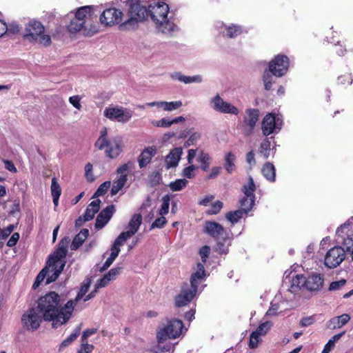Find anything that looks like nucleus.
I'll list each match as a JSON object with an SVG mask.
<instances>
[{"label":"nucleus","instance_id":"c756f323","mask_svg":"<svg viewBox=\"0 0 353 353\" xmlns=\"http://www.w3.org/2000/svg\"><path fill=\"white\" fill-rule=\"evenodd\" d=\"M100 203L99 199H95L88 205L83 216L85 221H90L94 217L100 209Z\"/></svg>","mask_w":353,"mask_h":353},{"label":"nucleus","instance_id":"a19ab883","mask_svg":"<svg viewBox=\"0 0 353 353\" xmlns=\"http://www.w3.org/2000/svg\"><path fill=\"white\" fill-rule=\"evenodd\" d=\"M271 142L268 139H264L259 148V154L264 159H268L270 156L271 153Z\"/></svg>","mask_w":353,"mask_h":353},{"label":"nucleus","instance_id":"6e6552de","mask_svg":"<svg viewBox=\"0 0 353 353\" xmlns=\"http://www.w3.org/2000/svg\"><path fill=\"white\" fill-rule=\"evenodd\" d=\"M133 112L130 109L117 105H110L103 110V116L112 121L121 123L129 122L132 117Z\"/></svg>","mask_w":353,"mask_h":353},{"label":"nucleus","instance_id":"ddd939ff","mask_svg":"<svg viewBox=\"0 0 353 353\" xmlns=\"http://www.w3.org/2000/svg\"><path fill=\"white\" fill-rule=\"evenodd\" d=\"M210 105L214 111L222 114L237 115L239 113V110L236 106L224 101L219 94L210 99Z\"/></svg>","mask_w":353,"mask_h":353},{"label":"nucleus","instance_id":"f03ea898","mask_svg":"<svg viewBox=\"0 0 353 353\" xmlns=\"http://www.w3.org/2000/svg\"><path fill=\"white\" fill-rule=\"evenodd\" d=\"M148 11L151 21L159 32L171 36L179 31L178 26L168 16L170 7L164 0H152L148 6Z\"/></svg>","mask_w":353,"mask_h":353},{"label":"nucleus","instance_id":"9d476101","mask_svg":"<svg viewBox=\"0 0 353 353\" xmlns=\"http://www.w3.org/2000/svg\"><path fill=\"white\" fill-rule=\"evenodd\" d=\"M256 185L252 176L248 177V182L242 187V192L244 196L241 199L240 204L241 210L246 214L250 212L254 204Z\"/></svg>","mask_w":353,"mask_h":353},{"label":"nucleus","instance_id":"473e14b6","mask_svg":"<svg viewBox=\"0 0 353 353\" xmlns=\"http://www.w3.org/2000/svg\"><path fill=\"white\" fill-rule=\"evenodd\" d=\"M90 285V279L85 280L82 283L81 286L79 289V291L78 292V294H77V296L75 297V299L68 301L72 302V311L74 310V307L77 305V303L81 299L85 298V296H86V293L89 290Z\"/></svg>","mask_w":353,"mask_h":353},{"label":"nucleus","instance_id":"4d7b16f0","mask_svg":"<svg viewBox=\"0 0 353 353\" xmlns=\"http://www.w3.org/2000/svg\"><path fill=\"white\" fill-rule=\"evenodd\" d=\"M51 193L52 196H60L61 190L59 184L57 183L56 178L52 179L51 183Z\"/></svg>","mask_w":353,"mask_h":353},{"label":"nucleus","instance_id":"4c0bfd02","mask_svg":"<svg viewBox=\"0 0 353 353\" xmlns=\"http://www.w3.org/2000/svg\"><path fill=\"white\" fill-rule=\"evenodd\" d=\"M197 161L200 163L202 170L206 172L209 169L212 158L208 153L201 150L198 155Z\"/></svg>","mask_w":353,"mask_h":353},{"label":"nucleus","instance_id":"052dcab7","mask_svg":"<svg viewBox=\"0 0 353 353\" xmlns=\"http://www.w3.org/2000/svg\"><path fill=\"white\" fill-rule=\"evenodd\" d=\"M345 283H346L345 279H341L339 281H333L330 285L329 290L334 291V290H339L343 286H344Z\"/></svg>","mask_w":353,"mask_h":353},{"label":"nucleus","instance_id":"58836bf2","mask_svg":"<svg viewBox=\"0 0 353 353\" xmlns=\"http://www.w3.org/2000/svg\"><path fill=\"white\" fill-rule=\"evenodd\" d=\"M225 168L226 171L231 174L235 170V164L234 162L236 161V157L235 155L232 152H228L225 155Z\"/></svg>","mask_w":353,"mask_h":353},{"label":"nucleus","instance_id":"09e8293b","mask_svg":"<svg viewBox=\"0 0 353 353\" xmlns=\"http://www.w3.org/2000/svg\"><path fill=\"white\" fill-rule=\"evenodd\" d=\"M261 338L262 336L256 332H252L250 336L249 347L252 349L257 347L259 343L261 341Z\"/></svg>","mask_w":353,"mask_h":353},{"label":"nucleus","instance_id":"6ab92c4d","mask_svg":"<svg viewBox=\"0 0 353 353\" xmlns=\"http://www.w3.org/2000/svg\"><path fill=\"white\" fill-rule=\"evenodd\" d=\"M288 302L281 300L280 295L275 296L270 303V307L266 312L267 316H277L288 310Z\"/></svg>","mask_w":353,"mask_h":353},{"label":"nucleus","instance_id":"774afa93","mask_svg":"<svg viewBox=\"0 0 353 353\" xmlns=\"http://www.w3.org/2000/svg\"><path fill=\"white\" fill-rule=\"evenodd\" d=\"M121 268H115L111 269L105 275L110 278L111 281L114 280L119 274Z\"/></svg>","mask_w":353,"mask_h":353},{"label":"nucleus","instance_id":"bb28decb","mask_svg":"<svg viewBox=\"0 0 353 353\" xmlns=\"http://www.w3.org/2000/svg\"><path fill=\"white\" fill-rule=\"evenodd\" d=\"M67 250H64L61 248H57L54 254L50 257L48 265H60V263H63V268H64L65 265V256L67 254Z\"/></svg>","mask_w":353,"mask_h":353},{"label":"nucleus","instance_id":"4468645a","mask_svg":"<svg viewBox=\"0 0 353 353\" xmlns=\"http://www.w3.org/2000/svg\"><path fill=\"white\" fill-rule=\"evenodd\" d=\"M216 28L223 37L228 39H236L243 33H247V30L242 26L236 23L225 24L217 22Z\"/></svg>","mask_w":353,"mask_h":353},{"label":"nucleus","instance_id":"2f4dec72","mask_svg":"<svg viewBox=\"0 0 353 353\" xmlns=\"http://www.w3.org/2000/svg\"><path fill=\"white\" fill-rule=\"evenodd\" d=\"M61 265H50L47 264V267L48 268L47 278H46V284H49L53 281H54L61 272L63 271V263H60Z\"/></svg>","mask_w":353,"mask_h":353},{"label":"nucleus","instance_id":"e433bc0d","mask_svg":"<svg viewBox=\"0 0 353 353\" xmlns=\"http://www.w3.org/2000/svg\"><path fill=\"white\" fill-rule=\"evenodd\" d=\"M262 173L264 177L270 182L275 181L276 170L274 165L268 162L264 164L262 168Z\"/></svg>","mask_w":353,"mask_h":353},{"label":"nucleus","instance_id":"f257e3e1","mask_svg":"<svg viewBox=\"0 0 353 353\" xmlns=\"http://www.w3.org/2000/svg\"><path fill=\"white\" fill-rule=\"evenodd\" d=\"M72 305V302L68 301L62 306L60 296L54 292H50L39 299L36 308L45 321L52 322V327L58 328L71 318Z\"/></svg>","mask_w":353,"mask_h":353},{"label":"nucleus","instance_id":"f8f14e48","mask_svg":"<svg viewBox=\"0 0 353 353\" xmlns=\"http://www.w3.org/2000/svg\"><path fill=\"white\" fill-rule=\"evenodd\" d=\"M345 251L340 245L330 248L325 256L324 264L330 268L333 269L338 267L345 259Z\"/></svg>","mask_w":353,"mask_h":353},{"label":"nucleus","instance_id":"c03bdc74","mask_svg":"<svg viewBox=\"0 0 353 353\" xmlns=\"http://www.w3.org/2000/svg\"><path fill=\"white\" fill-rule=\"evenodd\" d=\"M81 327H77L74 332L68 336L60 345V349L64 348L74 341L80 334Z\"/></svg>","mask_w":353,"mask_h":353},{"label":"nucleus","instance_id":"20e7f679","mask_svg":"<svg viewBox=\"0 0 353 353\" xmlns=\"http://www.w3.org/2000/svg\"><path fill=\"white\" fill-rule=\"evenodd\" d=\"M128 6V19L119 25L121 30H134L140 22L143 21L148 16V8L142 5L139 1L125 0Z\"/></svg>","mask_w":353,"mask_h":353},{"label":"nucleus","instance_id":"bf43d9fd","mask_svg":"<svg viewBox=\"0 0 353 353\" xmlns=\"http://www.w3.org/2000/svg\"><path fill=\"white\" fill-rule=\"evenodd\" d=\"M94 350V345L88 344V341H81L78 353H91Z\"/></svg>","mask_w":353,"mask_h":353},{"label":"nucleus","instance_id":"aec40b11","mask_svg":"<svg viewBox=\"0 0 353 353\" xmlns=\"http://www.w3.org/2000/svg\"><path fill=\"white\" fill-rule=\"evenodd\" d=\"M197 290L192 288H183L181 293L175 297V305L177 307H183L188 305L195 296Z\"/></svg>","mask_w":353,"mask_h":353},{"label":"nucleus","instance_id":"13d9d810","mask_svg":"<svg viewBox=\"0 0 353 353\" xmlns=\"http://www.w3.org/2000/svg\"><path fill=\"white\" fill-rule=\"evenodd\" d=\"M153 125L161 128H169L172 125L171 120L167 118H163L159 121H152Z\"/></svg>","mask_w":353,"mask_h":353},{"label":"nucleus","instance_id":"4be33fe9","mask_svg":"<svg viewBox=\"0 0 353 353\" xmlns=\"http://www.w3.org/2000/svg\"><path fill=\"white\" fill-rule=\"evenodd\" d=\"M324 279L320 274L313 273L305 279V290L319 291L323 285Z\"/></svg>","mask_w":353,"mask_h":353},{"label":"nucleus","instance_id":"69168bd1","mask_svg":"<svg viewBox=\"0 0 353 353\" xmlns=\"http://www.w3.org/2000/svg\"><path fill=\"white\" fill-rule=\"evenodd\" d=\"M80 101L81 97L79 95L72 96L69 98V102L77 110H81L82 107Z\"/></svg>","mask_w":353,"mask_h":353},{"label":"nucleus","instance_id":"7c9ffc66","mask_svg":"<svg viewBox=\"0 0 353 353\" xmlns=\"http://www.w3.org/2000/svg\"><path fill=\"white\" fill-rule=\"evenodd\" d=\"M167 339H157V345L153 347L152 353H171L174 345L170 342H165Z\"/></svg>","mask_w":353,"mask_h":353},{"label":"nucleus","instance_id":"a18cd8bd","mask_svg":"<svg viewBox=\"0 0 353 353\" xmlns=\"http://www.w3.org/2000/svg\"><path fill=\"white\" fill-rule=\"evenodd\" d=\"M272 326V322L265 321L264 323H261L254 332H256V333L261 335V336H264L270 330Z\"/></svg>","mask_w":353,"mask_h":353},{"label":"nucleus","instance_id":"b1692460","mask_svg":"<svg viewBox=\"0 0 353 353\" xmlns=\"http://www.w3.org/2000/svg\"><path fill=\"white\" fill-rule=\"evenodd\" d=\"M350 319V316L348 314H343L341 316H334L327 322L326 327L330 330L340 328L347 324Z\"/></svg>","mask_w":353,"mask_h":353},{"label":"nucleus","instance_id":"c9c22d12","mask_svg":"<svg viewBox=\"0 0 353 353\" xmlns=\"http://www.w3.org/2000/svg\"><path fill=\"white\" fill-rule=\"evenodd\" d=\"M232 235L230 233V236L227 239L217 240V243L215 248L216 252L220 254H225L228 252L229 246L231 245Z\"/></svg>","mask_w":353,"mask_h":353},{"label":"nucleus","instance_id":"6e6d98bb","mask_svg":"<svg viewBox=\"0 0 353 353\" xmlns=\"http://www.w3.org/2000/svg\"><path fill=\"white\" fill-rule=\"evenodd\" d=\"M130 237H131V236L130 234H128L125 232H123L115 239V241L113 243L120 248Z\"/></svg>","mask_w":353,"mask_h":353},{"label":"nucleus","instance_id":"2eb2a0df","mask_svg":"<svg viewBox=\"0 0 353 353\" xmlns=\"http://www.w3.org/2000/svg\"><path fill=\"white\" fill-rule=\"evenodd\" d=\"M289 59L287 56L279 54L269 63L270 72L277 77L283 76L288 70Z\"/></svg>","mask_w":353,"mask_h":353},{"label":"nucleus","instance_id":"0eeeda50","mask_svg":"<svg viewBox=\"0 0 353 353\" xmlns=\"http://www.w3.org/2000/svg\"><path fill=\"white\" fill-rule=\"evenodd\" d=\"M183 323L179 319L168 320L165 324L162 325L157 332V339H175L183 334Z\"/></svg>","mask_w":353,"mask_h":353},{"label":"nucleus","instance_id":"393cba45","mask_svg":"<svg viewBox=\"0 0 353 353\" xmlns=\"http://www.w3.org/2000/svg\"><path fill=\"white\" fill-rule=\"evenodd\" d=\"M205 276V271L203 264L199 263L196 266V271L192 274L190 279V287L198 290V287Z\"/></svg>","mask_w":353,"mask_h":353},{"label":"nucleus","instance_id":"864d4df0","mask_svg":"<svg viewBox=\"0 0 353 353\" xmlns=\"http://www.w3.org/2000/svg\"><path fill=\"white\" fill-rule=\"evenodd\" d=\"M263 83L265 89L266 90H270L272 87V84L274 83V77L270 73H265L263 75Z\"/></svg>","mask_w":353,"mask_h":353},{"label":"nucleus","instance_id":"9b49d317","mask_svg":"<svg viewBox=\"0 0 353 353\" xmlns=\"http://www.w3.org/2000/svg\"><path fill=\"white\" fill-rule=\"evenodd\" d=\"M43 316L36 307L29 309L21 317V322L27 330L35 331L41 325Z\"/></svg>","mask_w":353,"mask_h":353},{"label":"nucleus","instance_id":"338daca9","mask_svg":"<svg viewBox=\"0 0 353 353\" xmlns=\"http://www.w3.org/2000/svg\"><path fill=\"white\" fill-rule=\"evenodd\" d=\"M110 281H111V280L110 279V278H108L105 274L102 278H101L100 279H99L97 281V282L96 283L97 289H99V288H104V287L107 286Z\"/></svg>","mask_w":353,"mask_h":353},{"label":"nucleus","instance_id":"423d86ee","mask_svg":"<svg viewBox=\"0 0 353 353\" xmlns=\"http://www.w3.org/2000/svg\"><path fill=\"white\" fill-rule=\"evenodd\" d=\"M107 135L108 130L105 127H103L100 131V136L96 141L94 146L100 150L105 149L107 157L111 159L116 158L121 151L119 140L114 138L109 141L107 139Z\"/></svg>","mask_w":353,"mask_h":353},{"label":"nucleus","instance_id":"a878e982","mask_svg":"<svg viewBox=\"0 0 353 353\" xmlns=\"http://www.w3.org/2000/svg\"><path fill=\"white\" fill-rule=\"evenodd\" d=\"M157 150L154 147H148L145 148L139 156L138 162L141 168L148 165L152 158L156 154Z\"/></svg>","mask_w":353,"mask_h":353},{"label":"nucleus","instance_id":"5701e85b","mask_svg":"<svg viewBox=\"0 0 353 353\" xmlns=\"http://www.w3.org/2000/svg\"><path fill=\"white\" fill-rule=\"evenodd\" d=\"M183 154V149L181 148H175L170 150L169 154L165 157V163L167 169L174 168L178 165L181 157Z\"/></svg>","mask_w":353,"mask_h":353},{"label":"nucleus","instance_id":"72a5a7b5","mask_svg":"<svg viewBox=\"0 0 353 353\" xmlns=\"http://www.w3.org/2000/svg\"><path fill=\"white\" fill-rule=\"evenodd\" d=\"M305 277L302 274H296L292 277L290 290L296 292L300 290H305Z\"/></svg>","mask_w":353,"mask_h":353},{"label":"nucleus","instance_id":"c85d7f7f","mask_svg":"<svg viewBox=\"0 0 353 353\" xmlns=\"http://www.w3.org/2000/svg\"><path fill=\"white\" fill-rule=\"evenodd\" d=\"M246 114L244 122L249 128L250 132H252L259 119V110L256 109H248L246 110Z\"/></svg>","mask_w":353,"mask_h":353},{"label":"nucleus","instance_id":"0e129e2a","mask_svg":"<svg viewBox=\"0 0 353 353\" xmlns=\"http://www.w3.org/2000/svg\"><path fill=\"white\" fill-rule=\"evenodd\" d=\"M210 248L208 245L203 246L199 251V254L201 256V260L203 263H205L207 259L210 254Z\"/></svg>","mask_w":353,"mask_h":353},{"label":"nucleus","instance_id":"e2e57ef3","mask_svg":"<svg viewBox=\"0 0 353 353\" xmlns=\"http://www.w3.org/2000/svg\"><path fill=\"white\" fill-rule=\"evenodd\" d=\"M166 223V219L161 216L157 219L151 225V229L154 228H162Z\"/></svg>","mask_w":353,"mask_h":353},{"label":"nucleus","instance_id":"680f3d73","mask_svg":"<svg viewBox=\"0 0 353 353\" xmlns=\"http://www.w3.org/2000/svg\"><path fill=\"white\" fill-rule=\"evenodd\" d=\"M222 168L220 166H214L212 168L210 173L208 174L207 179H213L216 178L221 172Z\"/></svg>","mask_w":353,"mask_h":353},{"label":"nucleus","instance_id":"603ef678","mask_svg":"<svg viewBox=\"0 0 353 353\" xmlns=\"http://www.w3.org/2000/svg\"><path fill=\"white\" fill-rule=\"evenodd\" d=\"M162 201L163 203L159 213L160 215L163 216L168 213L170 199L166 195L163 197Z\"/></svg>","mask_w":353,"mask_h":353},{"label":"nucleus","instance_id":"49530a36","mask_svg":"<svg viewBox=\"0 0 353 353\" xmlns=\"http://www.w3.org/2000/svg\"><path fill=\"white\" fill-rule=\"evenodd\" d=\"M197 167L193 164H190L189 166L183 169L182 176L187 179H193L195 176V171Z\"/></svg>","mask_w":353,"mask_h":353},{"label":"nucleus","instance_id":"7ed1b4c3","mask_svg":"<svg viewBox=\"0 0 353 353\" xmlns=\"http://www.w3.org/2000/svg\"><path fill=\"white\" fill-rule=\"evenodd\" d=\"M70 15V21L67 25V30L70 33L81 32L85 36L91 37L98 32L92 6L80 7L74 14L71 12L68 18Z\"/></svg>","mask_w":353,"mask_h":353},{"label":"nucleus","instance_id":"8fccbe9b","mask_svg":"<svg viewBox=\"0 0 353 353\" xmlns=\"http://www.w3.org/2000/svg\"><path fill=\"white\" fill-rule=\"evenodd\" d=\"M111 182L110 181H105L102 184L99 185L96 192L94 194V197H98L103 196L106 193L108 190L110 188Z\"/></svg>","mask_w":353,"mask_h":353},{"label":"nucleus","instance_id":"f704fd0d","mask_svg":"<svg viewBox=\"0 0 353 353\" xmlns=\"http://www.w3.org/2000/svg\"><path fill=\"white\" fill-rule=\"evenodd\" d=\"M89 234V230L88 229H83L80 232L75 236L71 245L70 248L72 250H77L85 241Z\"/></svg>","mask_w":353,"mask_h":353},{"label":"nucleus","instance_id":"a211bd4d","mask_svg":"<svg viewBox=\"0 0 353 353\" xmlns=\"http://www.w3.org/2000/svg\"><path fill=\"white\" fill-rule=\"evenodd\" d=\"M204 232L216 240L227 239L231 233L215 221H206L204 225Z\"/></svg>","mask_w":353,"mask_h":353},{"label":"nucleus","instance_id":"3c124183","mask_svg":"<svg viewBox=\"0 0 353 353\" xmlns=\"http://www.w3.org/2000/svg\"><path fill=\"white\" fill-rule=\"evenodd\" d=\"M48 268L46 266L45 268H43L39 274L37 275L35 281L33 283L32 288L34 289L37 288L40 283L44 280V279L46 277L48 274Z\"/></svg>","mask_w":353,"mask_h":353},{"label":"nucleus","instance_id":"37998d69","mask_svg":"<svg viewBox=\"0 0 353 353\" xmlns=\"http://www.w3.org/2000/svg\"><path fill=\"white\" fill-rule=\"evenodd\" d=\"M134 168V162L128 161L124 163L121 166L119 167L117 170V172L119 176H124L127 178L128 173Z\"/></svg>","mask_w":353,"mask_h":353},{"label":"nucleus","instance_id":"cd10ccee","mask_svg":"<svg viewBox=\"0 0 353 353\" xmlns=\"http://www.w3.org/2000/svg\"><path fill=\"white\" fill-rule=\"evenodd\" d=\"M142 223V216L141 214H134L130 220L125 232L132 236L139 229Z\"/></svg>","mask_w":353,"mask_h":353},{"label":"nucleus","instance_id":"79ce46f5","mask_svg":"<svg viewBox=\"0 0 353 353\" xmlns=\"http://www.w3.org/2000/svg\"><path fill=\"white\" fill-rule=\"evenodd\" d=\"M188 183V181L185 179H179L171 182L169 187L172 191L176 192L183 190Z\"/></svg>","mask_w":353,"mask_h":353},{"label":"nucleus","instance_id":"412c9836","mask_svg":"<svg viewBox=\"0 0 353 353\" xmlns=\"http://www.w3.org/2000/svg\"><path fill=\"white\" fill-rule=\"evenodd\" d=\"M114 212L115 207L114 205H110L101 211L97 217L95 228L97 229L103 228L110 220Z\"/></svg>","mask_w":353,"mask_h":353},{"label":"nucleus","instance_id":"f3484780","mask_svg":"<svg viewBox=\"0 0 353 353\" xmlns=\"http://www.w3.org/2000/svg\"><path fill=\"white\" fill-rule=\"evenodd\" d=\"M282 120L272 114H267L262 121V132L263 135L268 136L274 132L277 133L281 128Z\"/></svg>","mask_w":353,"mask_h":353},{"label":"nucleus","instance_id":"1a4fd4ad","mask_svg":"<svg viewBox=\"0 0 353 353\" xmlns=\"http://www.w3.org/2000/svg\"><path fill=\"white\" fill-rule=\"evenodd\" d=\"M335 240L346 254L351 252L353 250V232L350 230L348 223H344L337 228Z\"/></svg>","mask_w":353,"mask_h":353},{"label":"nucleus","instance_id":"de8ad7c7","mask_svg":"<svg viewBox=\"0 0 353 353\" xmlns=\"http://www.w3.org/2000/svg\"><path fill=\"white\" fill-rule=\"evenodd\" d=\"M183 105L181 101H165L164 111L172 112L180 108Z\"/></svg>","mask_w":353,"mask_h":353},{"label":"nucleus","instance_id":"39448f33","mask_svg":"<svg viewBox=\"0 0 353 353\" xmlns=\"http://www.w3.org/2000/svg\"><path fill=\"white\" fill-rule=\"evenodd\" d=\"M21 35L24 40L43 47L49 46L52 42L50 36L45 32L43 24L35 19H30L25 23Z\"/></svg>","mask_w":353,"mask_h":353},{"label":"nucleus","instance_id":"ea45409f","mask_svg":"<svg viewBox=\"0 0 353 353\" xmlns=\"http://www.w3.org/2000/svg\"><path fill=\"white\" fill-rule=\"evenodd\" d=\"M246 213L244 212L243 210L241 209L237 210L236 211L229 212L226 214L225 218L226 219L230 222L232 225L239 222V221L243 218V216Z\"/></svg>","mask_w":353,"mask_h":353},{"label":"nucleus","instance_id":"5fc2aeb1","mask_svg":"<svg viewBox=\"0 0 353 353\" xmlns=\"http://www.w3.org/2000/svg\"><path fill=\"white\" fill-rule=\"evenodd\" d=\"M223 208V203L220 201H216L213 203L211 208L207 211L208 214H216Z\"/></svg>","mask_w":353,"mask_h":353},{"label":"nucleus","instance_id":"dca6fc26","mask_svg":"<svg viewBox=\"0 0 353 353\" xmlns=\"http://www.w3.org/2000/svg\"><path fill=\"white\" fill-rule=\"evenodd\" d=\"M123 14L118 9L114 8H107L100 16V22L108 26H112L115 24L121 23L123 22Z\"/></svg>","mask_w":353,"mask_h":353}]
</instances>
